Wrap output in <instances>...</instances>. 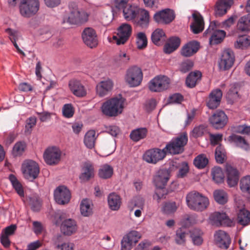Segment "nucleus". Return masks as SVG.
Masks as SVG:
<instances>
[{"instance_id": "e2e57ef3", "label": "nucleus", "mask_w": 250, "mask_h": 250, "mask_svg": "<svg viewBox=\"0 0 250 250\" xmlns=\"http://www.w3.org/2000/svg\"><path fill=\"white\" fill-rule=\"evenodd\" d=\"M156 105V100L154 98H151L146 101L144 104V108L147 112H150L155 108Z\"/></svg>"}, {"instance_id": "09e8293b", "label": "nucleus", "mask_w": 250, "mask_h": 250, "mask_svg": "<svg viewBox=\"0 0 250 250\" xmlns=\"http://www.w3.org/2000/svg\"><path fill=\"white\" fill-rule=\"evenodd\" d=\"M208 163V160L204 154H201L196 156L193 161L194 166L199 169L205 168Z\"/></svg>"}, {"instance_id": "20e7f679", "label": "nucleus", "mask_w": 250, "mask_h": 250, "mask_svg": "<svg viewBox=\"0 0 250 250\" xmlns=\"http://www.w3.org/2000/svg\"><path fill=\"white\" fill-rule=\"evenodd\" d=\"M69 14L67 22L71 24H82L85 23L88 20L89 14L82 9L78 8L75 2L69 4Z\"/></svg>"}, {"instance_id": "7c9ffc66", "label": "nucleus", "mask_w": 250, "mask_h": 250, "mask_svg": "<svg viewBox=\"0 0 250 250\" xmlns=\"http://www.w3.org/2000/svg\"><path fill=\"white\" fill-rule=\"evenodd\" d=\"M181 40L179 38L172 37L170 38L164 46V52L166 54H170L175 51L180 46Z\"/></svg>"}, {"instance_id": "4be33fe9", "label": "nucleus", "mask_w": 250, "mask_h": 250, "mask_svg": "<svg viewBox=\"0 0 250 250\" xmlns=\"http://www.w3.org/2000/svg\"><path fill=\"white\" fill-rule=\"evenodd\" d=\"M200 48V43L195 41H190L182 46L180 54L185 57H190L197 52Z\"/></svg>"}, {"instance_id": "e433bc0d", "label": "nucleus", "mask_w": 250, "mask_h": 250, "mask_svg": "<svg viewBox=\"0 0 250 250\" xmlns=\"http://www.w3.org/2000/svg\"><path fill=\"white\" fill-rule=\"evenodd\" d=\"M211 176L212 180L216 184H221L224 181V173L223 169L219 167H214L211 168Z\"/></svg>"}, {"instance_id": "6ab92c4d", "label": "nucleus", "mask_w": 250, "mask_h": 250, "mask_svg": "<svg viewBox=\"0 0 250 250\" xmlns=\"http://www.w3.org/2000/svg\"><path fill=\"white\" fill-rule=\"evenodd\" d=\"M170 178V171L166 169H160L153 177V183L156 187H165Z\"/></svg>"}, {"instance_id": "423d86ee", "label": "nucleus", "mask_w": 250, "mask_h": 250, "mask_svg": "<svg viewBox=\"0 0 250 250\" xmlns=\"http://www.w3.org/2000/svg\"><path fill=\"white\" fill-rule=\"evenodd\" d=\"M170 80L164 75H159L152 79L148 83L149 89L151 92H161L169 87Z\"/></svg>"}, {"instance_id": "0eeeda50", "label": "nucleus", "mask_w": 250, "mask_h": 250, "mask_svg": "<svg viewBox=\"0 0 250 250\" xmlns=\"http://www.w3.org/2000/svg\"><path fill=\"white\" fill-rule=\"evenodd\" d=\"M22 170L24 177L31 181L37 178L40 172L38 164L33 160H26L22 165Z\"/></svg>"}, {"instance_id": "603ef678", "label": "nucleus", "mask_w": 250, "mask_h": 250, "mask_svg": "<svg viewBox=\"0 0 250 250\" xmlns=\"http://www.w3.org/2000/svg\"><path fill=\"white\" fill-rule=\"evenodd\" d=\"M213 195L215 200L220 204L224 205L228 201L227 193L223 190L214 191Z\"/></svg>"}, {"instance_id": "473e14b6", "label": "nucleus", "mask_w": 250, "mask_h": 250, "mask_svg": "<svg viewBox=\"0 0 250 250\" xmlns=\"http://www.w3.org/2000/svg\"><path fill=\"white\" fill-rule=\"evenodd\" d=\"M190 234V231L185 228H179L176 230L174 235V241L179 245L184 246L186 243L187 238Z\"/></svg>"}, {"instance_id": "ddd939ff", "label": "nucleus", "mask_w": 250, "mask_h": 250, "mask_svg": "<svg viewBox=\"0 0 250 250\" xmlns=\"http://www.w3.org/2000/svg\"><path fill=\"white\" fill-rule=\"evenodd\" d=\"M117 36H114L113 39L117 44H124L128 40L132 32V27L127 23L122 24L118 28Z\"/></svg>"}, {"instance_id": "412c9836", "label": "nucleus", "mask_w": 250, "mask_h": 250, "mask_svg": "<svg viewBox=\"0 0 250 250\" xmlns=\"http://www.w3.org/2000/svg\"><path fill=\"white\" fill-rule=\"evenodd\" d=\"M214 240L216 244L221 249H228L231 243L229 235L225 231L219 230L214 234Z\"/></svg>"}, {"instance_id": "de8ad7c7", "label": "nucleus", "mask_w": 250, "mask_h": 250, "mask_svg": "<svg viewBox=\"0 0 250 250\" xmlns=\"http://www.w3.org/2000/svg\"><path fill=\"white\" fill-rule=\"evenodd\" d=\"M228 140L233 142L238 147L244 148L248 147L249 145L246 140L242 136L236 134H232L228 138Z\"/></svg>"}, {"instance_id": "8fccbe9b", "label": "nucleus", "mask_w": 250, "mask_h": 250, "mask_svg": "<svg viewBox=\"0 0 250 250\" xmlns=\"http://www.w3.org/2000/svg\"><path fill=\"white\" fill-rule=\"evenodd\" d=\"M215 158L216 162L219 164H223L226 159V151L224 147L219 145L215 149Z\"/></svg>"}, {"instance_id": "f8f14e48", "label": "nucleus", "mask_w": 250, "mask_h": 250, "mask_svg": "<svg viewBox=\"0 0 250 250\" xmlns=\"http://www.w3.org/2000/svg\"><path fill=\"white\" fill-rule=\"evenodd\" d=\"M175 18L174 11L169 8L159 11L156 12L153 16V19L156 22L165 24L171 23Z\"/></svg>"}, {"instance_id": "cd10ccee", "label": "nucleus", "mask_w": 250, "mask_h": 250, "mask_svg": "<svg viewBox=\"0 0 250 250\" xmlns=\"http://www.w3.org/2000/svg\"><path fill=\"white\" fill-rule=\"evenodd\" d=\"M232 3V0H219L216 4L215 15L216 17H221L227 12Z\"/></svg>"}, {"instance_id": "4c0bfd02", "label": "nucleus", "mask_w": 250, "mask_h": 250, "mask_svg": "<svg viewBox=\"0 0 250 250\" xmlns=\"http://www.w3.org/2000/svg\"><path fill=\"white\" fill-rule=\"evenodd\" d=\"M237 222L238 224L246 226L250 222V212L246 209H240L237 214Z\"/></svg>"}, {"instance_id": "7ed1b4c3", "label": "nucleus", "mask_w": 250, "mask_h": 250, "mask_svg": "<svg viewBox=\"0 0 250 250\" xmlns=\"http://www.w3.org/2000/svg\"><path fill=\"white\" fill-rule=\"evenodd\" d=\"M188 137L186 133H183L176 137L173 138L168 142L164 148L166 156L182 154L185 150V146L187 144Z\"/></svg>"}, {"instance_id": "c9c22d12", "label": "nucleus", "mask_w": 250, "mask_h": 250, "mask_svg": "<svg viewBox=\"0 0 250 250\" xmlns=\"http://www.w3.org/2000/svg\"><path fill=\"white\" fill-rule=\"evenodd\" d=\"M108 204L110 209L112 210H118L121 205L120 196L114 192L110 193L107 198Z\"/></svg>"}, {"instance_id": "680f3d73", "label": "nucleus", "mask_w": 250, "mask_h": 250, "mask_svg": "<svg viewBox=\"0 0 250 250\" xmlns=\"http://www.w3.org/2000/svg\"><path fill=\"white\" fill-rule=\"evenodd\" d=\"M177 208L175 202L166 203L163 208V210L166 214H170L175 212Z\"/></svg>"}, {"instance_id": "69168bd1", "label": "nucleus", "mask_w": 250, "mask_h": 250, "mask_svg": "<svg viewBox=\"0 0 250 250\" xmlns=\"http://www.w3.org/2000/svg\"><path fill=\"white\" fill-rule=\"evenodd\" d=\"M184 100V97L180 93H175L169 96V104H180Z\"/></svg>"}, {"instance_id": "f3484780", "label": "nucleus", "mask_w": 250, "mask_h": 250, "mask_svg": "<svg viewBox=\"0 0 250 250\" xmlns=\"http://www.w3.org/2000/svg\"><path fill=\"white\" fill-rule=\"evenodd\" d=\"M82 37L84 43L92 48L98 45V39L95 31L92 28L87 27L83 31Z\"/></svg>"}, {"instance_id": "b1692460", "label": "nucleus", "mask_w": 250, "mask_h": 250, "mask_svg": "<svg viewBox=\"0 0 250 250\" xmlns=\"http://www.w3.org/2000/svg\"><path fill=\"white\" fill-rule=\"evenodd\" d=\"M222 97V92L219 89L212 90L209 95L207 105L210 109L216 108L220 104Z\"/></svg>"}, {"instance_id": "3c124183", "label": "nucleus", "mask_w": 250, "mask_h": 250, "mask_svg": "<svg viewBox=\"0 0 250 250\" xmlns=\"http://www.w3.org/2000/svg\"><path fill=\"white\" fill-rule=\"evenodd\" d=\"M136 44L139 49H144L147 45V39L144 32H139L136 36Z\"/></svg>"}, {"instance_id": "f704fd0d", "label": "nucleus", "mask_w": 250, "mask_h": 250, "mask_svg": "<svg viewBox=\"0 0 250 250\" xmlns=\"http://www.w3.org/2000/svg\"><path fill=\"white\" fill-rule=\"evenodd\" d=\"M137 18L136 22L139 26L142 28H146L148 26L149 21V15L147 10L140 9Z\"/></svg>"}, {"instance_id": "6e6d98bb", "label": "nucleus", "mask_w": 250, "mask_h": 250, "mask_svg": "<svg viewBox=\"0 0 250 250\" xmlns=\"http://www.w3.org/2000/svg\"><path fill=\"white\" fill-rule=\"evenodd\" d=\"M250 45V39L246 35L239 37L234 43V46L236 48H244Z\"/></svg>"}, {"instance_id": "6e6552de", "label": "nucleus", "mask_w": 250, "mask_h": 250, "mask_svg": "<svg viewBox=\"0 0 250 250\" xmlns=\"http://www.w3.org/2000/svg\"><path fill=\"white\" fill-rule=\"evenodd\" d=\"M143 73L139 67L133 66L129 68L126 74V82L131 87H136L140 84L143 80Z\"/></svg>"}, {"instance_id": "a878e982", "label": "nucleus", "mask_w": 250, "mask_h": 250, "mask_svg": "<svg viewBox=\"0 0 250 250\" xmlns=\"http://www.w3.org/2000/svg\"><path fill=\"white\" fill-rule=\"evenodd\" d=\"M210 219L217 225H231L232 222L225 212H215L210 215Z\"/></svg>"}, {"instance_id": "9d476101", "label": "nucleus", "mask_w": 250, "mask_h": 250, "mask_svg": "<svg viewBox=\"0 0 250 250\" xmlns=\"http://www.w3.org/2000/svg\"><path fill=\"white\" fill-rule=\"evenodd\" d=\"M216 23L215 21L211 22L208 28L204 32V34L211 35L209 38V42L211 44H218L221 43L226 36L225 31L215 29Z\"/></svg>"}, {"instance_id": "c85d7f7f", "label": "nucleus", "mask_w": 250, "mask_h": 250, "mask_svg": "<svg viewBox=\"0 0 250 250\" xmlns=\"http://www.w3.org/2000/svg\"><path fill=\"white\" fill-rule=\"evenodd\" d=\"M140 9L135 5H127L123 9L125 19L127 21L135 20L137 18Z\"/></svg>"}, {"instance_id": "bb28decb", "label": "nucleus", "mask_w": 250, "mask_h": 250, "mask_svg": "<svg viewBox=\"0 0 250 250\" xmlns=\"http://www.w3.org/2000/svg\"><path fill=\"white\" fill-rule=\"evenodd\" d=\"M61 228L64 234L71 235L77 230V223L73 219H67L62 221Z\"/></svg>"}, {"instance_id": "9b49d317", "label": "nucleus", "mask_w": 250, "mask_h": 250, "mask_svg": "<svg viewBox=\"0 0 250 250\" xmlns=\"http://www.w3.org/2000/svg\"><path fill=\"white\" fill-rule=\"evenodd\" d=\"M208 120L213 128L220 129L226 126L228 122V118L223 111L217 110L209 118Z\"/></svg>"}, {"instance_id": "f03ea898", "label": "nucleus", "mask_w": 250, "mask_h": 250, "mask_svg": "<svg viewBox=\"0 0 250 250\" xmlns=\"http://www.w3.org/2000/svg\"><path fill=\"white\" fill-rule=\"evenodd\" d=\"M125 99L122 96L111 98L104 102L101 106L103 113L108 117H116L122 113Z\"/></svg>"}, {"instance_id": "c03bdc74", "label": "nucleus", "mask_w": 250, "mask_h": 250, "mask_svg": "<svg viewBox=\"0 0 250 250\" xmlns=\"http://www.w3.org/2000/svg\"><path fill=\"white\" fill-rule=\"evenodd\" d=\"M250 26V14L245 15L239 20L237 24V28L241 31H248Z\"/></svg>"}, {"instance_id": "2eb2a0df", "label": "nucleus", "mask_w": 250, "mask_h": 250, "mask_svg": "<svg viewBox=\"0 0 250 250\" xmlns=\"http://www.w3.org/2000/svg\"><path fill=\"white\" fill-rule=\"evenodd\" d=\"M54 199L59 205L68 204L71 198V193L69 190L64 186H59L54 191Z\"/></svg>"}, {"instance_id": "864d4df0", "label": "nucleus", "mask_w": 250, "mask_h": 250, "mask_svg": "<svg viewBox=\"0 0 250 250\" xmlns=\"http://www.w3.org/2000/svg\"><path fill=\"white\" fill-rule=\"evenodd\" d=\"M240 188L242 192L250 194V176H246L241 179Z\"/></svg>"}, {"instance_id": "338daca9", "label": "nucleus", "mask_w": 250, "mask_h": 250, "mask_svg": "<svg viewBox=\"0 0 250 250\" xmlns=\"http://www.w3.org/2000/svg\"><path fill=\"white\" fill-rule=\"evenodd\" d=\"M156 188H157L155 190V195L157 197V200L158 202H159L160 200L161 199L166 198V196L167 194V189L165 188V187Z\"/></svg>"}, {"instance_id": "72a5a7b5", "label": "nucleus", "mask_w": 250, "mask_h": 250, "mask_svg": "<svg viewBox=\"0 0 250 250\" xmlns=\"http://www.w3.org/2000/svg\"><path fill=\"white\" fill-rule=\"evenodd\" d=\"M151 39L154 44L161 45L166 40L165 32L163 29L157 28L152 33Z\"/></svg>"}, {"instance_id": "58836bf2", "label": "nucleus", "mask_w": 250, "mask_h": 250, "mask_svg": "<svg viewBox=\"0 0 250 250\" xmlns=\"http://www.w3.org/2000/svg\"><path fill=\"white\" fill-rule=\"evenodd\" d=\"M96 138L95 131L93 130H89L84 135L83 142L85 146L89 149L94 148Z\"/></svg>"}, {"instance_id": "774afa93", "label": "nucleus", "mask_w": 250, "mask_h": 250, "mask_svg": "<svg viewBox=\"0 0 250 250\" xmlns=\"http://www.w3.org/2000/svg\"><path fill=\"white\" fill-rule=\"evenodd\" d=\"M121 243V250H130L133 245L125 235L123 237Z\"/></svg>"}, {"instance_id": "c756f323", "label": "nucleus", "mask_w": 250, "mask_h": 250, "mask_svg": "<svg viewBox=\"0 0 250 250\" xmlns=\"http://www.w3.org/2000/svg\"><path fill=\"white\" fill-rule=\"evenodd\" d=\"M202 73L198 70L192 71L187 76L186 79V84L189 88L195 87L197 83L201 81Z\"/></svg>"}, {"instance_id": "a19ab883", "label": "nucleus", "mask_w": 250, "mask_h": 250, "mask_svg": "<svg viewBox=\"0 0 250 250\" xmlns=\"http://www.w3.org/2000/svg\"><path fill=\"white\" fill-rule=\"evenodd\" d=\"M92 204L91 201L83 199L80 204V211L83 216H89L92 214Z\"/></svg>"}, {"instance_id": "f257e3e1", "label": "nucleus", "mask_w": 250, "mask_h": 250, "mask_svg": "<svg viewBox=\"0 0 250 250\" xmlns=\"http://www.w3.org/2000/svg\"><path fill=\"white\" fill-rule=\"evenodd\" d=\"M186 203L190 209L199 212L207 209L209 204L207 197L195 190L187 194Z\"/></svg>"}, {"instance_id": "0e129e2a", "label": "nucleus", "mask_w": 250, "mask_h": 250, "mask_svg": "<svg viewBox=\"0 0 250 250\" xmlns=\"http://www.w3.org/2000/svg\"><path fill=\"white\" fill-rule=\"evenodd\" d=\"M133 244H136L141 238L140 234L136 230H132L125 235Z\"/></svg>"}, {"instance_id": "5fc2aeb1", "label": "nucleus", "mask_w": 250, "mask_h": 250, "mask_svg": "<svg viewBox=\"0 0 250 250\" xmlns=\"http://www.w3.org/2000/svg\"><path fill=\"white\" fill-rule=\"evenodd\" d=\"M26 145L24 142L19 141L17 142L13 146L12 154L15 157L20 156L25 151Z\"/></svg>"}, {"instance_id": "2f4dec72", "label": "nucleus", "mask_w": 250, "mask_h": 250, "mask_svg": "<svg viewBox=\"0 0 250 250\" xmlns=\"http://www.w3.org/2000/svg\"><path fill=\"white\" fill-rule=\"evenodd\" d=\"M192 17L194 22L190 25V29L194 34H198L204 29V21L203 17L199 14L193 13Z\"/></svg>"}, {"instance_id": "ea45409f", "label": "nucleus", "mask_w": 250, "mask_h": 250, "mask_svg": "<svg viewBox=\"0 0 250 250\" xmlns=\"http://www.w3.org/2000/svg\"><path fill=\"white\" fill-rule=\"evenodd\" d=\"M240 88L238 83H234L230 85L229 91L227 93V97L228 99L234 102L239 98L238 91Z\"/></svg>"}, {"instance_id": "1a4fd4ad", "label": "nucleus", "mask_w": 250, "mask_h": 250, "mask_svg": "<svg viewBox=\"0 0 250 250\" xmlns=\"http://www.w3.org/2000/svg\"><path fill=\"white\" fill-rule=\"evenodd\" d=\"M166 153L163 149L153 148L146 150L143 155L144 161L149 164H156L164 160Z\"/></svg>"}, {"instance_id": "393cba45", "label": "nucleus", "mask_w": 250, "mask_h": 250, "mask_svg": "<svg viewBox=\"0 0 250 250\" xmlns=\"http://www.w3.org/2000/svg\"><path fill=\"white\" fill-rule=\"evenodd\" d=\"M113 86V82L110 79L101 81L97 85V94L100 97H103L107 95L111 91Z\"/></svg>"}, {"instance_id": "a18cd8bd", "label": "nucleus", "mask_w": 250, "mask_h": 250, "mask_svg": "<svg viewBox=\"0 0 250 250\" xmlns=\"http://www.w3.org/2000/svg\"><path fill=\"white\" fill-rule=\"evenodd\" d=\"M9 179L18 195L21 197H23L24 194L22 186L16 177L13 174H11L9 176Z\"/></svg>"}, {"instance_id": "aec40b11", "label": "nucleus", "mask_w": 250, "mask_h": 250, "mask_svg": "<svg viewBox=\"0 0 250 250\" xmlns=\"http://www.w3.org/2000/svg\"><path fill=\"white\" fill-rule=\"evenodd\" d=\"M226 176V181L229 187H234L237 185L240 178V173L237 168L231 165L227 166Z\"/></svg>"}, {"instance_id": "39448f33", "label": "nucleus", "mask_w": 250, "mask_h": 250, "mask_svg": "<svg viewBox=\"0 0 250 250\" xmlns=\"http://www.w3.org/2000/svg\"><path fill=\"white\" fill-rule=\"evenodd\" d=\"M39 8V0H22L19 4L20 13L24 18H30L35 15Z\"/></svg>"}, {"instance_id": "4d7b16f0", "label": "nucleus", "mask_w": 250, "mask_h": 250, "mask_svg": "<svg viewBox=\"0 0 250 250\" xmlns=\"http://www.w3.org/2000/svg\"><path fill=\"white\" fill-rule=\"evenodd\" d=\"M193 66V62L191 60L187 59L180 63L179 70L181 72L186 73L191 70Z\"/></svg>"}, {"instance_id": "4468645a", "label": "nucleus", "mask_w": 250, "mask_h": 250, "mask_svg": "<svg viewBox=\"0 0 250 250\" xmlns=\"http://www.w3.org/2000/svg\"><path fill=\"white\" fill-rule=\"evenodd\" d=\"M235 60L233 52L230 49H225L222 53L219 62V68L222 70H226L230 68Z\"/></svg>"}, {"instance_id": "dca6fc26", "label": "nucleus", "mask_w": 250, "mask_h": 250, "mask_svg": "<svg viewBox=\"0 0 250 250\" xmlns=\"http://www.w3.org/2000/svg\"><path fill=\"white\" fill-rule=\"evenodd\" d=\"M61 152L56 147L47 148L43 153L45 163L50 166L58 164L61 160Z\"/></svg>"}, {"instance_id": "5701e85b", "label": "nucleus", "mask_w": 250, "mask_h": 250, "mask_svg": "<svg viewBox=\"0 0 250 250\" xmlns=\"http://www.w3.org/2000/svg\"><path fill=\"white\" fill-rule=\"evenodd\" d=\"M68 86L72 93L77 97H83L86 94L84 86L79 80L76 79L70 80Z\"/></svg>"}, {"instance_id": "13d9d810", "label": "nucleus", "mask_w": 250, "mask_h": 250, "mask_svg": "<svg viewBox=\"0 0 250 250\" xmlns=\"http://www.w3.org/2000/svg\"><path fill=\"white\" fill-rule=\"evenodd\" d=\"M75 109L72 104H67L63 105L62 108V115L66 118H70L74 114Z\"/></svg>"}, {"instance_id": "49530a36", "label": "nucleus", "mask_w": 250, "mask_h": 250, "mask_svg": "<svg viewBox=\"0 0 250 250\" xmlns=\"http://www.w3.org/2000/svg\"><path fill=\"white\" fill-rule=\"evenodd\" d=\"M202 232L198 229H195L190 231L189 236L194 245L200 246L203 243V239L202 237Z\"/></svg>"}, {"instance_id": "052dcab7", "label": "nucleus", "mask_w": 250, "mask_h": 250, "mask_svg": "<svg viewBox=\"0 0 250 250\" xmlns=\"http://www.w3.org/2000/svg\"><path fill=\"white\" fill-rule=\"evenodd\" d=\"M5 32L9 35V39L13 43L16 48L17 49H19V47L16 43V40L18 39L17 31L14 30L11 28H7L6 29H5Z\"/></svg>"}, {"instance_id": "37998d69", "label": "nucleus", "mask_w": 250, "mask_h": 250, "mask_svg": "<svg viewBox=\"0 0 250 250\" xmlns=\"http://www.w3.org/2000/svg\"><path fill=\"white\" fill-rule=\"evenodd\" d=\"M147 133L146 128H139L132 130L130 134V139L134 142H138L145 138Z\"/></svg>"}, {"instance_id": "79ce46f5", "label": "nucleus", "mask_w": 250, "mask_h": 250, "mask_svg": "<svg viewBox=\"0 0 250 250\" xmlns=\"http://www.w3.org/2000/svg\"><path fill=\"white\" fill-rule=\"evenodd\" d=\"M113 174V168L109 165L105 164L102 166L99 169L98 175L103 179L110 178Z\"/></svg>"}, {"instance_id": "bf43d9fd", "label": "nucleus", "mask_w": 250, "mask_h": 250, "mask_svg": "<svg viewBox=\"0 0 250 250\" xmlns=\"http://www.w3.org/2000/svg\"><path fill=\"white\" fill-rule=\"evenodd\" d=\"M207 126L204 125H200L194 127L191 135L194 138H197L203 136L206 131Z\"/></svg>"}, {"instance_id": "a211bd4d", "label": "nucleus", "mask_w": 250, "mask_h": 250, "mask_svg": "<svg viewBox=\"0 0 250 250\" xmlns=\"http://www.w3.org/2000/svg\"><path fill=\"white\" fill-rule=\"evenodd\" d=\"M95 176V168L93 164L90 162H84L81 166V172L79 179L81 182H86Z\"/></svg>"}]
</instances>
